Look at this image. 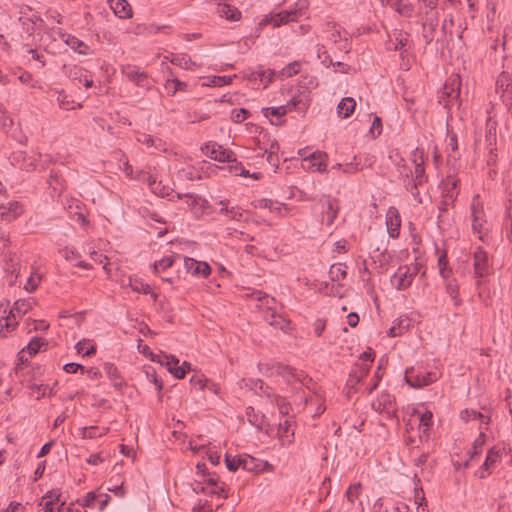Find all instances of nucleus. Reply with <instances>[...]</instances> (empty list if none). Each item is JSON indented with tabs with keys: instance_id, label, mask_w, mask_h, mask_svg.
Masks as SVG:
<instances>
[{
	"instance_id": "obj_27",
	"label": "nucleus",
	"mask_w": 512,
	"mask_h": 512,
	"mask_svg": "<svg viewBox=\"0 0 512 512\" xmlns=\"http://www.w3.org/2000/svg\"><path fill=\"white\" fill-rule=\"evenodd\" d=\"M258 208L268 209L271 213H274L280 217H285L288 215L290 208L278 201H273L271 199H261L257 204Z\"/></svg>"
},
{
	"instance_id": "obj_42",
	"label": "nucleus",
	"mask_w": 512,
	"mask_h": 512,
	"mask_svg": "<svg viewBox=\"0 0 512 512\" xmlns=\"http://www.w3.org/2000/svg\"><path fill=\"white\" fill-rule=\"evenodd\" d=\"M445 290L449 297L454 301L455 306H459L461 304V299L459 298V285L455 279H445Z\"/></svg>"
},
{
	"instance_id": "obj_32",
	"label": "nucleus",
	"mask_w": 512,
	"mask_h": 512,
	"mask_svg": "<svg viewBox=\"0 0 512 512\" xmlns=\"http://www.w3.org/2000/svg\"><path fill=\"white\" fill-rule=\"evenodd\" d=\"M324 205L326 209L323 211V214L326 219V224L331 226L338 215L339 204L336 199L328 196L325 197Z\"/></svg>"
},
{
	"instance_id": "obj_44",
	"label": "nucleus",
	"mask_w": 512,
	"mask_h": 512,
	"mask_svg": "<svg viewBox=\"0 0 512 512\" xmlns=\"http://www.w3.org/2000/svg\"><path fill=\"white\" fill-rule=\"evenodd\" d=\"M261 460L250 455H243L242 469L248 472L261 473Z\"/></svg>"
},
{
	"instance_id": "obj_7",
	"label": "nucleus",
	"mask_w": 512,
	"mask_h": 512,
	"mask_svg": "<svg viewBox=\"0 0 512 512\" xmlns=\"http://www.w3.org/2000/svg\"><path fill=\"white\" fill-rule=\"evenodd\" d=\"M473 274L476 279V284L481 285L482 280L487 278L493 273V267L488 253L478 246L473 251Z\"/></svg>"
},
{
	"instance_id": "obj_17",
	"label": "nucleus",
	"mask_w": 512,
	"mask_h": 512,
	"mask_svg": "<svg viewBox=\"0 0 512 512\" xmlns=\"http://www.w3.org/2000/svg\"><path fill=\"white\" fill-rule=\"evenodd\" d=\"M504 451L505 448L499 445H496L489 449L486 459L480 468V478H485L490 474V469L493 468L501 460Z\"/></svg>"
},
{
	"instance_id": "obj_60",
	"label": "nucleus",
	"mask_w": 512,
	"mask_h": 512,
	"mask_svg": "<svg viewBox=\"0 0 512 512\" xmlns=\"http://www.w3.org/2000/svg\"><path fill=\"white\" fill-rule=\"evenodd\" d=\"M317 57L321 61V63L329 67L331 64H333L332 59L330 58L326 47L323 44H317Z\"/></svg>"
},
{
	"instance_id": "obj_61",
	"label": "nucleus",
	"mask_w": 512,
	"mask_h": 512,
	"mask_svg": "<svg viewBox=\"0 0 512 512\" xmlns=\"http://www.w3.org/2000/svg\"><path fill=\"white\" fill-rule=\"evenodd\" d=\"M129 285L131 289L135 292H141L143 294H152L150 286L142 282L141 280H130Z\"/></svg>"
},
{
	"instance_id": "obj_11",
	"label": "nucleus",
	"mask_w": 512,
	"mask_h": 512,
	"mask_svg": "<svg viewBox=\"0 0 512 512\" xmlns=\"http://www.w3.org/2000/svg\"><path fill=\"white\" fill-rule=\"evenodd\" d=\"M461 81L459 76L450 77L444 84L443 89L439 93V103L444 108L450 109L454 102H457L460 96Z\"/></svg>"
},
{
	"instance_id": "obj_25",
	"label": "nucleus",
	"mask_w": 512,
	"mask_h": 512,
	"mask_svg": "<svg viewBox=\"0 0 512 512\" xmlns=\"http://www.w3.org/2000/svg\"><path fill=\"white\" fill-rule=\"evenodd\" d=\"M496 92L501 94L504 102H512V82L509 75L502 73L496 80Z\"/></svg>"
},
{
	"instance_id": "obj_47",
	"label": "nucleus",
	"mask_w": 512,
	"mask_h": 512,
	"mask_svg": "<svg viewBox=\"0 0 512 512\" xmlns=\"http://www.w3.org/2000/svg\"><path fill=\"white\" fill-rule=\"evenodd\" d=\"M485 441L486 435L481 430L479 436L473 442L472 449L468 451L469 460H473L477 455H479L482 452Z\"/></svg>"
},
{
	"instance_id": "obj_49",
	"label": "nucleus",
	"mask_w": 512,
	"mask_h": 512,
	"mask_svg": "<svg viewBox=\"0 0 512 512\" xmlns=\"http://www.w3.org/2000/svg\"><path fill=\"white\" fill-rule=\"evenodd\" d=\"M178 258H180L179 255H170V256L163 257L159 261L154 262L152 264L154 272L158 273L159 271H164V270L170 268L173 265L174 261Z\"/></svg>"
},
{
	"instance_id": "obj_52",
	"label": "nucleus",
	"mask_w": 512,
	"mask_h": 512,
	"mask_svg": "<svg viewBox=\"0 0 512 512\" xmlns=\"http://www.w3.org/2000/svg\"><path fill=\"white\" fill-rule=\"evenodd\" d=\"M432 413L430 411H426L425 413L418 416V425L419 429L422 430L423 434L428 436V431L432 425Z\"/></svg>"
},
{
	"instance_id": "obj_22",
	"label": "nucleus",
	"mask_w": 512,
	"mask_h": 512,
	"mask_svg": "<svg viewBox=\"0 0 512 512\" xmlns=\"http://www.w3.org/2000/svg\"><path fill=\"white\" fill-rule=\"evenodd\" d=\"M60 496L61 494L57 490L46 493L40 502V505L43 506V512H61L64 502L60 503Z\"/></svg>"
},
{
	"instance_id": "obj_50",
	"label": "nucleus",
	"mask_w": 512,
	"mask_h": 512,
	"mask_svg": "<svg viewBox=\"0 0 512 512\" xmlns=\"http://www.w3.org/2000/svg\"><path fill=\"white\" fill-rule=\"evenodd\" d=\"M75 349L78 354H81V355L87 356V357L94 355L96 352V347L94 344L91 343L90 340L79 341L76 344Z\"/></svg>"
},
{
	"instance_id": "obj_19",
	"label": "nucleus",
	"mask_w": 512,
	"mask_h": 512,
	"mask_svg": "<svg viewBox=\"0 0 512 512\" xmlns=\"http://www.w3.org/2000/svg\"><path fill=\"white\" fill-rule=\"evenodd\" d=\"M372 408L379 413H386L393 416L396 412L395 399L389 393H381L378 398L372 402Z\"/></svg>"
},
{
	"instance_id": "obj_8",
	"label": "nucleus",
	"mask_w": 512,
	"mask_h": 512,
	"mask_svg": "<svg viewBox=\"0 0 512 512\" xmlns=\"http://www.w3.org/2000/svg\"><path fill=\"white\" fill-rule=\"evenodd\" d=\"M440 377L437 371H426L421 367H410L405 371V381L413 388H423Z\"/></svg>"
},
{
	"instance_id": "obj_29",
	"label": "nucleus",
	"mask_w": 512,
	"mask_h": 512,
	"mask_svg": "<svg viewBox=\"0 0 512 512\" xmlns=\"http://www.w3.org/2000/svg\"><path fill=\"white\" fill-rule=\"evenodd\" d=\"M264 319L271 326L278 328L282 331H287L290 327V321H288L285 317L280 314H277L275 310L271 307H268L265 312Z\"/></svg>"
},
{
	"instance_id": "obj_48",
	"label": "nucleus",
	"mask_w": 512,
	"mask_h": 512,
	"mask_svg": "<svg viewBox=\"0 0 512 512\" xmlns=\"http://www.w3.org/2000/svg\"><path fill=\"white\" fill-rule=\"evenodd\" d=\"M65 42L71 49L78 52L79 54H87L88 46L77 37L68 35Z\"/></svg>"
},
{
	"instance_id": "obj_15",
	"label": "nucleus",
	"mask_w": 512,
	"mask_h": 512,
	"mask_svg": "<svg viewBox=\"0 0 512 512\" xmlns=\"http://www.w3.org/2000/svg\"><path fill=\"white\" fill-rule=\"evenodd\" d=\"M122 74L131 82L135 83L138 87L149 88V76L146 72L140 70L134 65H125L121 69Z\"/></svg>"
},
{
	"instance_id": "obj_31",
	"label": "nucleus",
	"mask_w": 512,
	"mask_h": 512,
	"mask_svg": "<svg viewBox=\"0 0 512 512\" xmlns=\"http://www.w3.org/2000/svg\"><path fill=\"white\" fill-rule=\"evenodd\" d=\"M49 187L58 196L66 189V181L62 177V173L59 170H51L49 178L47 180Z\"/></svg>"
},
{
	"instance_id": "obj_3",
	"label": "nucleus",
	"mask_w": 512,
	"mask_h": 512,
	"mask_svg": "<svg viewBox=\"0 0 512 512\" xmlns=\"http://www.w3.org/2000/svg\"><path fill=\"white\" fill-rule=\"evenodd\" d=\"M258 369H259L260 373H262L265 376L272 377L275 375H280L287 382L297 381L304 385H307L309 382L312 381V379L309 378L308 375L305 374L303 371L296 370L290 366H285L280 363H274V362L259 363Z\"/></svg>"
},
{
	"instance_id": "obj_40",
	"label": "nucleus",
	"mask_w": 512,
	"mask_h": 512,
	"mask_svg": "<svg viewBox=\"0 0 512 512\" xmlns=\"http://www.w3.org/2000/svg\"><path fill=\"white\" fill-rule=\"evenodd\" d=\"M356 102L353 98H343L338 104V114L343 118H348L354 112Z\"/></svg>"
},
{
	"instance_id": "obj_13",
	"label": "nucleus",
	"mask_w": 512,
	"mask_h": 512,
	"mask_svg": "<svg viewBox=\"0 0 512 512\" xmlns=\"http://www.w3.org/2000/svg\"><path fill=\"white\" fill-rule=\"evenodd\" d=\"M202 152L210 157L211 159L218 162H227L231 163L235 162V153L229 149L223 148L221 145L216 142H208L204 146L201 147Z\"/></svg>"
},
{
	"instance_id": "obj_64",
	"label": "nucleus",
	"mask_w": 512,
	"mask_h": 512,
	"mask_svg": "<svg viewBox=\"0 0 512 512\" xmlns=\"http://www.w3.org/2000/svg\"><path fill=\"white\" fill-rule=\"evenodd\" d=\"M512 43V20H510L503 29L502 46L505 49L506 45Z\"/></svg>"
},
{
	"instance_id": "obj_30",
	"label": "nucleus",
	"mask_w": 512,
	"mask_h": 512,
	"mask_svg": "<svg viewBox=\"0 0 512 512\" xmlns=\"http://www.w3.org/2000/svg\"><path fill=\"white\" fill-rule=\"evenodd\" d=\"M110 8L114 14L121 19L132 17V8L127 0H108Z\"/></svg>"
},
{
	"instance_id": "obj_6",
	"label": "nucleus",
	"mask_w": 512,
	"mask_h": 512,
	"mask_svg": "<svg viewBox=\"0 0 512 512\" xmlns=\"http://www.w3.org/2000/svg\"><path fill=\"white\" fill-rule=\"evenodd\" d=\"M416 6V16L424 28L435 30L438 26V0H418Z\"/></svg>"
},
{
	"instance_id": "obj_46",
	"label": "nucleus",
	"mask_w": 512,
	"mask_h": 512,
	"mask_svg": "<svg viewBox=\"0 0 512 512\" xmlns=\"http://www.w3.org/2000/svg\"><path fill=\"white\" fill-rule=\"evenodd\" d=\"M46 345V341L41 337H34L27 344L26 348L22 350V353H28L29 356H34L39 352L41 347Z\"/></svg>"
},
{
	"instance_id": "obj_36",
	"label": "nucleus",
	"mask_w": 512,
	"mask_h": 512,
	"mask_svg": "<svg viewBox=\"0 0 512 512\" xmlns=\"http://www.w3.org/2000/svg\"><path fill=\"white\" fill-rule=\"evenodd\" d=\"M170 62L185 70H196L198 65L187 54H171Z\"/></svg>"
},
{
	"instance_id": "obj_51",
	"label": "nucleus",
	"mask_w": 512,
	"mask_h": 512,
	"mask_svg": "<svg viewBox=\"0 0 512 512\" xmlns=\"http://www.w3.org/2000/svg\"><path fill=\"white\" fill-rule=\"evenodd\" d=\"M42 280V274L37 270L32 271L24 286L27 292H34Z\"/></svg>"
},
{
	"instance_id": "obj_33",
	"label": "nucleus",
	"mask_w": 512,
	"mask_h": 512,
	"mask_svg": "<svg viewBox=\"0 0 512 512\" xmlns=\"http://www.w3.org/2000/svg\"><path fill=\"white\" fill-rule=\"evenodd\" d=\"M217 14L230 21H238L241 18V12L234 6L226 3H217Z\"/></svg>"
},
{
	"instance_id": "obj_21",
	"label": "nucleus",
	"mask_w": 512,
	"mask_h": 512,
	"mask_svg": "<svg viewBox=\"0 0 512 512\" xmlns=\"http://www.w3.org/2000/svg\"><path fill=\"white\" fill-rule=\"evenodd\" d=\"M386 226L391 238H397L401 227V217L398 209L394 206L388 208L386 213Z\"/></svg>"
},
{
	"instance_id": "obj_2",
	"label": "nucleus",
	"mask_w": 512,
	"mask_h": 512,
	"mask_svg": "<svg viewBox=\"0 0 512 512\" xmlns=\"http://www.w3.org/2000/svg\"><path fill=\"white\" fill-rule=\"evenodd\" d=\"M411 160L414 165L413 176L406 180V190L411 193L414 200L421 204L422 198L418 188L427 182L424 167V152L416 148L411 154Z\"/></svg>"
},
{
	"instance_id": "obj_18",
	"label": "nucleus",
	"mask_w": 512,
	"mask_h": 512,
	"mask_svg": "<svg viewBox=\"0 0 512 512\" xmlns=\"http://www.w3.org/2000/svg\"><path fill=\"white\" fill-rule=\"evenodd\" d=\"M328 155L323 151H315L304 157L305 168L310 171L326 172Z\"/></svg>"
},
{
	"instance_id": "obj_23",
	"label": "nucleus",
	"mask_w": 512,
	"mask_h": 512,
	"mask_svg": "<svg viewBox=\"0 0 512 512\" xmlns=\"http://www.w3.org/2000/svg\"><path fill=\"white\" fill-rule=\"evenodd\" d=\"M10 162L13 166L28 172L36 168V159L22 151L14 152L10 157Z\"/></svg>"
},
{
	"instance_id": "obj_34",
	"label": "nucleus",
	"mask_w": 512,
	"mask_h": 512,
	"mask_svg": "<svg viewBox=\"0 0 512 512\" xmlns=\"http://www.w3.org/2000/svg\"><path fill=\"white\" fill-rule=\"evenodd\" d=\"M228 200H220L219 205V213L228 216L231 220L241 221L243 217V209L239 206H228Z\"/></svg>"
},
{
	"instance_id": "obj_10",
	"label": "nucleus",
	"mask_w": 512,
	"mask_h": 512,
	"mask_svg": "<svg viewBox=\"0 0 512 512\" xmlns=\"http://www.w3.org/2000/svg\"><path fill=\"white\" fill-rule=\"evenodd\" d=\"M420 267L421 265L417 262L400 266L391 277L393 287L397 290H406L419 273Z\"/></svg>"
},
{
	"instance_id": "obj_59",
	"label": "nucleus",
	"mask_w": 512,
	"mask_h": 512,
	"mask_svg": "<svg viewBox=\"0 0 512 512\" xmlns=\"http://www.w3.org/2000/svg\"><path fill=\"white\" fill-rule=\"evenodd\" d=\"M257 75L259 76V81L263 83V87L266 88L272 82L275 72L271 69H258Z\"/></svg>"
},
{
	"instance_id": "obj_63",
	"label": "nucleus",
	"mask_w": 512,
	"mask_h": 512,
	"mask_svg": "<svg viewBox=\"0 0 512 512\" xmlns=\"http://www.w3.org/2000/svg\"><path fill=\"white\" fill-rule=\"evenodd\" d=\"M286 106H278V107H267L263 109V113L266 117L275 116V117H283L287 113Z\"/></svg>"
},
{
	"instance_id": "obj_9",
	"label": "nucleus",
	"mask_w": 512,
	"mask_h": 512,
	"mask_svg": "<svg viewBox=\"0 0 512 512\" xmlns=\"http://www.w3.org/2000/svg\"><path fill=\"white\" fill-rule=\"evenodd\" d=\"M472 229L478 235L480 240H484V236L489 231V223L486 219L483 203L479 195L474 196L471 203Z\"/></svg>"
},
{
	"instance_id": "obj_45",
	"label": "nucleus",
	"mask_w": 512,
	"mask_h": 512,
	"mask_svg": "<svg viewBox=\"0 0 512 512\" xmlns=\"http://www.w3.org/2000/svg\"><path fill=\"white\" fill-rule=\"evenodd\" d=\"M439 274L443 279H448L452 275V269L448 265L447 253L442 251L438 257Z\"/></svg>"
},
{
	"instance_id": "obj_1",
	"label": "nucleus",
	"mask_w": 512,
	"mask_h": 512,
	"mask_svg": "<svg viewBox=\"0 0 512 512\" xmlns=\"http://www.w3.org/2000/svg\"><path fill=\"white\" fill-rule=\"evenodd\" d=\"M35 304L33 298L19 299L7 314L6 310L0 309V337L5 338L18 325L17 317L25 315Z\"/></svg>"
},
{
	"instance_id": "obj_55",
	"label": "nucleus",
	"mask_w": 512,
	"mask_h": 512,
	"mask_svg": "<svg viewBox=\"0 0 512 512\" xmlns=\"http://www.w3.org/2000/svg\"><path fill=\"white\" fill-rule=\"evenodd\" d=\"M243 455L231 456L230 454L225 455L226 467L229 471H236L242 468Z\"/></svg>"
},
{
	"instance_id": "obj_58",
	"label": "nucleus",
	"mask_w": 512,
	"mask_h": 512,
	"mask_svg": "<svg viewBox=\"0 0 512 512\" xmlns=\"http://www.w3.org/2000/svg\"><path fill=\"white\" fill-rule=\"evenodd\" d=\"M305 403L307 405L314 404L316 406L315 411L313 413L314 418L319 417L325 411L323 400L317 395L314 397H310L309 399H306Z\"/></svg>"
},
{
	"instance_id": "obj_41",
	"label": "nucleus",
	"mask_w": 512,
	"mask_h": 512,
	"mask_svg": "<svg viewBox=\"0 0 512 512\" xmlns=\"http://www.w3.org/2000/svg\"><path fill=\"white\" fill-rule=\"evenodd\" d=\"M285 106L287 108V111H304L308 107V99L306 95H294Z\"/></svg>"
},
{
	"instance_id": "obj_24",
	"label": "nucleus",
	"mask_w": 512,
	"mask_h": 512,
	"mask_svg": "<svg viewBox=\"0 0 512 512\" xmlns=\"http://www.w3.org/2000/svg\"><path fill=\"white\" fill-rule=\"evenodd\" d=\"M390 7L405 18H413L416 16V6L409 0H387Z\"/></svg>"
},
{
	"instance_id": "obj_4",
	"label": "nucleus",
	"mask_w": 512,
	"mask_h": 512,
	"mask_svg": "<svg viewBox=\"0 0 512 512\" xmlns=\"http://www.w3.org/2000/svg\"><path fill=\"white\" fill-rule=\"evenodd\" d=\"M308 7V0H298L295 2L293 8L289 10H283L279 13H271L270 15L265 16V18L260 22V25L271 24L274 27H279L292 21H298L301 17L307 14Z\"/></svg>"
},
{
	"instance_id": "obj_35",
	"label": "nucleus",
	"mask_w": 512,
	"mask_h": 512,
	"mask_svg": "<svg viewBox=\"0 0 512 512\" xmlns=\"http://www.w3.org/2000/svg\"><path fill=\"white\" fill-rule=\"evenodd\" d=\"M1 208L3 209L1 212V218L6 221L15 220L23 213V207L17 201L10 202L7 207L2 206Z\"/></svg>"
},
{
	"instance_id": "obj_16",
	"label": "nucleus",
	"mask_w": 512,
	"mask_h": 512,
	"mask_svg": "<svg viewBox=\"0 0 512 512\" xmlns=\"http://www.w3.org/2000/svg\"><path fill=\"white\" fill-rule=\"evenodd\" d=\"M159 363L165 365L177 379L184 378L187 369L190 368V364L187 362H183L182 366H179V360L175 356L167 354L160 356Z\"/></svg>"
},
{
	"instance_id": "obj_37",
	"label": "nucleus",
	"mask_w": 512,
	"mask_h": 512,
	"mask_svg": "<svg viewBox=\"0 0 512 512\" xmlns=\"http://www.w3.org/2000/svg\"><path fill=\"white\" fill-rule=\"evenodd\" d=\"M65 75L73 80L82 83V80L88 75L89 71L81 66L77 65H64L63 67Z\"/></svg>"
},
{
	"instance_id": "obj_14",
	"label": "nucleus",
	"mask_w": 512,
	"mask_h": 512,
	"mask_svg": "<svg viewBox=\"0 0 512 512\" xmlns=\"http://www.w3.org/2000/svg\"><path fill=\"white\" fill-rule=\"evenodd\" d=\"M327 28L328 40L336 44L338 50L348 53L351 49L349 34L336 24H328Z\"/></svg>"
},
{
	"instance_id": "obj_62",
	"label": "nucleus",
	"mask_w": 512,
	"mask_h": 512,
	"mask_svg": "<svg viewBox=\"0 0 512 512\" xmlns=\"http://www.w3.org/2000/svg\"><path fill=\"white\" fill-rule=\"evenodd\" d=\"M251 113L245 109H234L231 112V119L235 123H242L244 120H246L248 117H250Z\"/></svg>"
},
{
	"instance_id": "obj_56",
	"label": "nucleus",
	"mask_w": 512,
	"mask_h": 512,
	"mask_svg": "<svg viewBox=\"0 0 512 512\" xmlns=\"http://www.w3.org/2000/svg\"><path fill=\"white\" fill-rule=\"evenodd\" d=\"M105 432H106L105 428L90 426V427H84L82 429L81 435L83 438H86V439H94V438L104 435Z\"/></svg>"
},
{
	"instance_id": "obj_12",
	"label": "nucleus",
	"mask_w": 512,
	"mask_h": 512,
	"mask_svg": "<svg viewBox=\"0 0 512 512\" xmlns=\"http://www.w3.org/2000/svg\"><path fill=\"white\" fill-rule=\"evenodd\" d=\"M251 390H254L256 393L264 394L268 398L273 397V401L279 407V412L281 414H288L289 407L288 404L285 403L284 399L278 395H274L272 393V389L268 386L264 385V382L260 379H249L246 384Z\"/></svg>"
},
{
	"instance_id": "obj_54",
	"label": "nucleus",
	"mask_w": 512,
	"mask_h": 512,
	"mask_svg": "<svg viewBox=\"0 0 512 512\" xmlns=\"http://www.w3.org/2000/svg\"><path fill=\"white\" fill-rule=\"evenodd\" d=\"M57 93V103L59 107L63 110L74 109L73 103L74 101L70 99V97L63 91H56Z\"/></svg>"
},
{
	"instance_id": "obj_26",
	"label": "nucleus",
	"mask_w": 512,
	"mask_h": 512,
	"mask_svg": "<svg viewBox=\"0 0 512 512\" xmlns=\"http://www.w3.org/2000/svg\"><path fill=\"white\" fill-rule=\"evenodd\" d=\"M137 142L145 145L147 148H152L156 151L167 152L168 146L165 141L160 138H154L153 136L146 133H137Z\"/></svg>"
},
{
	"instance_id": "obj_38",
	"label": "nucleus",
	"mask_w": 512,
	"mask_h": 512,
	"mask_svg": "<svg viewBox=\"0 0 512 512\" xmlns=\"http://www.w3.org/2000/svg\"><path fill=\"white\" fill-rule=\"evenodd\" d=\"M104 371L114 387L119 388L124 384V380L121 377L118 368L114 364L105 363Z\"/></svg>"
},
{
	"instance_id": "obj_20",
	"label": "nucleus",
	"mask_w": 512,
	"mask_h": 512,
	"mask_svg": "<svg viewBox=\"0 0 512 512\" xmlns=\"http://www.w3.org/2000/svg\"><path fill=\"white\" fill-rule=\"evenodd\" d=\"M184 268L191 275L203 278L208 277L211 273V267L208 263L189 257L184 258Z\"/></svg>"
},
{
	"instance_id": "obj_43",
	"label": "nucleus",
	"mask_w": 512,
	"mask_h": 512,
	"mask_svg": "<svg viewBox=\"0 0 512 512\" xmlns=\"http://www.w3.org/2000/svg\"><path fill=\"white\" fill-rule=\"evenodd\" d=\"M461 418L464 420V421H469V420H475V419H480L481 420V424H480V429H483L482 425L485 424V425H488L489 423V417L480 413V412H477L476 410H473V409H465L461 412Z\"/></svg>"
},
{
	"instance_id": "obj_28",
	"label": "nucleus",
	"mask_w": 512,
	"mask_h": 512,
	"mask_svg": "<svg viewBox=\"0 0 512 512\" xmlns=\"http://www.w3.org/2000/svg\"><path fill=\"white\" fill-rule=\"evenodd\" d=\"M186 199V205L197 217L201 216L206 209V200L194 194H182V199Z\"/></svg>"
},
{
	"instance_id": "obj_53",
	"label": "nucleus",
	"mask_w": 512,
	"mask_h": 512,
	"mask_svg": "<svg viewBox=\"0 0 512 512\" xmlns=\"http://www.w3.org/2000/svg\"><path fill=\"white\" fill-rule=\"evenodd\" d=\"M165 86L170 91L171 95H175L178 91H184L187 84L177 78H171L167 79Z\"/></svg>"
},
{
	"instance_id": "obj_39",
	"label": "nucleus",
	"mask_w": 512,
	"mask_h": 512,
	"mask_svg": "<svg viewBox=\"0 0 512 512\" xmlns=\"http://www.w3.org/2000/svg\"><path fill=\"white\" fill-rule=\"evenodd\" d=\"M151 191L160 197H167L170 201L182 199L181 193H174L172 189L163 185L161 182H159L156 186H153Z\"/></svg>"
},
{
	"instance_id": "obj_57",
	"label": "nucleus",
	"mask_w": 512,
	"mask_h": 512,
	"mask_svg": "<svg viewBox=\"0 0 512 512\" xmlns=\"http://www.w3.org/2000/svg\"><path fill=\"white\" fill-rule=\"evenodd\" d=\"M359 371H354L350 374L351 381L355 380V382H360L363 377H365L370 369V364L368 363H359L357 364Z\"/></svg>"
},
{
	"instance_id": "obj_5",
	"label": "nucleus",
	"mask_w": 512,
	"mask_h": 512,
	"mask_svg": "<svg viewBox=\"0 0 512 512\" xmlns=\"http://www.w3.org/2000/svg\"><path fill=\"white\" fill-rule=\"evenodd\" d=\"M347 276V266L343 263L331 265L329 269V278L333 284L325 282L320 287V291L329 296L342 297L343 284L341 283Z\"/></svg>"
}]
</instances>
